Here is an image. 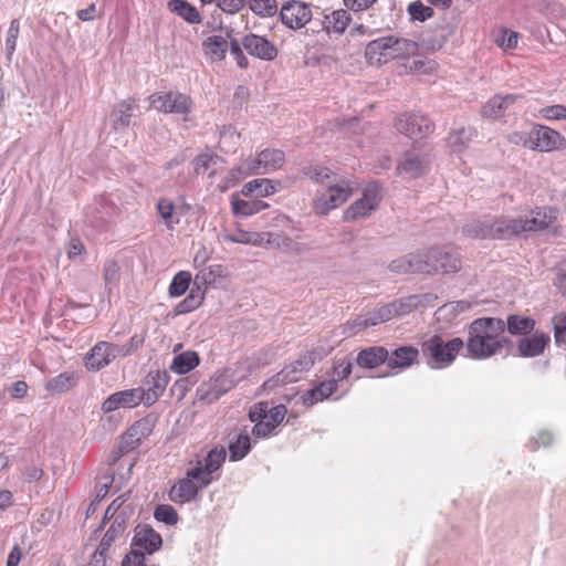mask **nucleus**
Listing matches in <instances>:
<instances>
[{"label":"nucleus","instance_id":"obj_1","mask_svg":"<svg viewBox=\"0 0 566 566\" xmlns=\"http://www.w3.org/2000/svg\"><path fill=\"white\" fill-rule=\"evenodd\" d=\"M460 269L458 254L446 247H432L400 256L389 264V270L398 274L452 273Z\"/></svg>","mask_w":566,"mask_h":566},{"label":"nucleus","instance_id":"obj_2","mask_svg":"<svg viewBox=\"0 0 566 566\" xmlns=\"http://www.w3.org/2000/svg\"><path fill=\"white\" fill-rule=\"evenodd\" d=\"M504 332L505 323L501 318H476L469 325L465 348L475 359L490 358L510 343Z\"/></svg>","mask_w":566,"mask_h":566},{"label":"nucleus","instance_id":"obj_3","mask_svg":"<svg viewBox=\"0 0 566 566\" xmlns=\"http://www.w3.org/2000/svg\"><path fill=\"white\" fill-rule=\"evenodd\" d=\"M557 219V210L551 207H536L518 216H496L495 232L497 240H510L528 232H538L549 228Z\"/></svg>","mask_w":566,"mask_h":566},{"label":"nucleus","instance_id":"obj_4","mask_svg":"<svg viewBox=\"0 0 566 566\" xmlns=\"http://www.w3.org/2000/svg\"><path fill=\"white\" fill-rule=\"evenodd\" d=\"M463 346L464 343L459 337L444 340L441 336L434 335L422 344V353L428 358L430 367L441 369L455 359Z\"/></svg>","mask_w":566,"mask_h":566},{"label":"nucleus","instance_id":"obj_5","mask_svg":"<svg viewBox=\"0 0 566 566\" xmlns=\"http://www.w3.org/2000/svg\"><path fill=\"white\" fill-rule=\"evenodd\" d=\"M510 140L521 142L525 147L539 151H552L566 145V139L557 130L542 125L534 126L528 134L514 133Z\"/></svg>","mask_w":566,"mask_h":566},{"label":"nucleus","instance_id":"obj_6","mask_svg":"<svg viewBox=\"0 0 566 566\" xmlns=\"http://www.w3.org/2000/svg\"><path fill=\"white\" fill-rule=\"evenodd\" d=\"M353 193L349 180L339 178L327 187L317 190L313 201V210L316 214L326 216L329 211L343 205Z\"/></svg>","mask_w":566,"mask_h":566},{"label":"nucleus","instance_id":"obj_7","mask_svg":"<svg viewBox=\"0 0 566 566\" xmlns=\"http://www.w3.org/2000/svg\"><path fill=\"white\" fill-rule=\"evenodd\" d=\"M381 201L380 187L373 182L365 187L360 198L355 200L344 212V221L354 222L369 217Z\"/></svg>","mask_w":566,"mask_h":566},{"label":"nucleus","instance_id":"obj_8","mask_svg":"<svg viewBox=\"0 0 566 566\" xmlns=\"http://www.w3.org/2000/svg\"><path fill=\"white\" fill-rule=\"evenodd\" d=\"M150 107L166 114L187 115L191 112L192 102L180 92H157L149 96Z\"/></svg>","mask_w":566,"mask_h":566},{"label":"nucleus","instance_id":"obj_9","mask_svg":"<svg viewBox=\"0 0 566 566\" xmlns=\"http://www.w3.org/2000/svg\"><path fill=\"white\" fill-rule=\"evenodd\" d=\"M198 469L190 468L187 470L185 478L172 485L169 491V499L179 504L192 501L199 491L206 489L202 476Z\"/></svg>","mask_w":566,"mask_h":566},{"label":"nucleus","instance_id":"obj_10","mask_svg":"<svg viewBox=\"0 0 566 566\" xmlns=\"http://www.w3.org/2000/svg\"><path fill=\"white\" fill-rule=\"evenodd\" d=\"M285 160L284 153L279 149H264L256 158L243 163L239 171L250 175H263L280 169Z\"/></svg>","mask_w":566,"mask_h":566},{"label":"nucleus","instance_id":"obj_11","mask_svg":"<svg viewBox=\"0 0 566 566\" xmlns=\"http://www.w3.org/2000/svg\"><path fill=\"white\" fill-rule=\"evenodd\" d=\"M396 128L413 140L428 137L434 129L430 118L420 113L402 114L396 120Z\"/></svg>","mask_w":566,"mask_h":566},{"label":"nucleus","instance_id":"obj_12","mask_svg":"<svg viewBox=\"0 0 566 566\" xmlns=\"http://www.w3.org/2000/svg\"><path fill=\"white\" fill-rule=\"evenodd\" d=\"M429 154L412 148L403 154L397 166V172L403 179H416L421 177L429 168Z\"/></svg>","mask_w":566,"mask_h":566},{"label":"nucleus","instance_id":"obj_13","mask_svg":"<svg viewBox=\"0 0 566 566\" xmlns=\"http://www.w3.org/2000/svg\"><path fill=\"white\" fill-rule=\"evenodd\" d=\"M311 7L298 0L284 3L280 10L282 23L291 30H300L312 20Z\"/></svg>","mask_w":566,"mask_h":566},{"label":"nucleus","instance_id":"obj_14","mask_svg":"<svg viewBox=\"0 0 566 566\" xmlns=\"http://www.w3.org/2000/svg\"><path fill=\"white\" fill-rule=\"evenodd\" d=\"M314 365V354L312 352L303 353L298 358L286 365L270 381L273 385L292 384L301 379L304 373L308 371Z\"/></svg>","mask_w":566,"mask_h":566},{"label":"nucleus","instance_id":"obj_15","mask_svg":"<svg viewBox=\"0 0 566 566\" xmlns=\"http://www.w3.org/2000/svg\"><path fill=\"white\" fill-rule=\"evenodd\" d=\"M232 388L231 380H228L223 371L219 370L197 388V397L199 401L212 403Z\"/></svg>","mask_w":566,"mask_h":566},{"label":"nucleus","instance_id":"obj_16","mask_svg":"<svg viewBox=\"0 0 566 566\" xmlns=\"http://www.w3.org/2000/svg\"><path fill=\"white\" fill-rule=\"evenodd\" d=\"M144 394L142 389L132 388L116 391L108 396L102 403L104 413L113 412L119 408L132 409L143 403Z\"/></svg>","mask_w":566,"mask_h":566},{"label":"nucleus","instance_id":"obj_17","mask_svg":"<svg viewBox=\"0 0 566 566\" xmlns=\"http://www.w3.org/2000/svg\"><path fill=\"white\" fill-rule=\"evenodd\" d=\"M168 382L169 375L167 371L150 370L147 374L143 386L137 387V389H142L144 394L143 403L145 406L154 405L164 394Z\"/></svg>","mask_w":566,"mask_h":566},{"label":"nucleus","instance_id":"obj_18","mask_svg":"<svg viewBox=\"0 0 566 566\" xmlns=\"http://www.w3.org/2000/svg\"><path fill=\"white\" fill-rule=\"evenodd\" d=\"M523 96L516 94L494 95L481 109L483 117L497 119L510 111H514L515 104H521Z\"/></svg>","mask_w":566,"mask_h":566},{"label":"nucleus","instance_id":"obj_19","mask_svg":"<svg viewBox=\"0 0 566 566\" xmlns=\"http://www.w3.org/2000/svg\"><path fill=\"white\" fill-rule=\"evenodd\" d=\"M495 227L496 216L489 214L464 224L462 233L470 239L497 240Z\"/></svg>","mask_w":566,"mask_h":566},{"label":"nucleus","instance_id":"obj_20","mask_svg":"<svg viewBox=\"0 0 566 566\" xmlns=\"http://www.w3.org/2000/svg\"><path fill=\"white\" fill-rule=\"evenodd\" d=\"M227 457L223 447H214L211 449L203 460H197L193 469H198L202 476L203 485H209L213 480L216 473L223 464Z\"/></svg>","mask_w":566,"mask_h":566},{"label":"nucleus","instance_id":"obj_21","mask_svg":"<svg viewBox=\"0 0 566 566\" xmlns=\"http://www.w3.org/2000/svg\"><path fill=\"white\" fill-rule=\"evenodd\" d=\"M242 46L252 56L272 61L277 56L276 46L264 36L250 33L242 39Z\"/></svg>","mask_w":566,"mask_h":566},{"label":"nucleus","instance_id":"obj_22","mask_svg":"<svg viewBox=\"0 0 566 566\" xmlns=\"http://www.w3.org/2000/svg\"><path fill=\"white\" fill-rule=\"evenodd\" d=\"M161 536L148 526H137L132 541V546L142 549L144 554H153L160 548Z\"/></svg>","mask_w":566,"mask_h":566},{"label":"nucleus","instance_id":"obj_23","mask_svg":"<svg viewBox=\"0 0 566 566\" xmlns=\"http://www.w3.org/2000/svg\"><path fill=\"white\" fill-rule=\"evenodd\" d=\"M365 56L370 64H382L392 60L389 36H382L370 41L365 50Z\"/></svg>","mask_w":566,"mask_h":566},{"label":"nucleus","instance_id":"obj_24","mask_svg":"<svg viewBox=\"0 0 566 566\" xmlns=\"http://www.w3.org/2000/svg\"><path fill=\"white\" fill-rule=\"evenodd\" d=\"M551 338L544 333L524 336L517 342V350L522 357H536L543 354Z\"/></svg>","mask_w":566,"mask_h":566},{"label":"nucleus","instance_id":"obj_25","mask_svg":"<svg viewBox=\"0 0 566 566\" xmlns=\"http://www.w3.org/2000/svg\"><path fill=\"white\" fill-rule=\"evenodd\" d=\"M350 21V14L344 9H338L324 14L322 28L329 35H342Z\"/></svg>","mask_w":566,"mask_h":566},{"label":"nucleus","instance_id":"obj_26","mask_svg":"<svg viewBox=\"0 0 566 566\" xmlns=\"http://www.w3.org/2000/svg\"><path fill=\"white\" fill-rule=\"evenodd\" d=\"M419 350L413 346H401L392 353H388L387 366L405 369L410 367L418 358Z\"/></svg>","mask_w":566,"mask_h":566},{"label":"nucleus","instance_id":"obj_27","mask_svg":"<svg viewBox=\"0 0 566 566\" xmlns=\"http://www.w3.org/2000/svg\"><path fill=\"white\" fill-rule=\"evenodd\" d=\"M136 108L133 99L119 102L111 113V120L114 129L122 130L130 125V120Z\"/></svg>","mask_w":566,"mask_h":566},{"label":"nucleus","instance_id":"obj_28","mask_svg":"<svg viewBox=\"0 0 566 566\" xmlns=\"http://www.w3.org/2000/svg\"><path fill=\"white\" fill-rule=\"evenodd\" d=\"M388 350L382 346H373L358 353L356 363L364 368H375L382 363L387 364Z\"/></svg>","mask_w":566,"mask_h":566},{"label":"nucleus","instance_id":"obj_29","mask_svg":"<svg viewBox=\"0 0 566 566\" xmlns=\"http://www.w3.org/2000/svg\"><path fill=\"white\" fill-rule=\"evenodd\" d=\"M167 8L189 24H200L202 22L198 9L186 0H169Z\"/></svg>","mask_w":566,"mask_h":566},{"label":"nucleus","instance_id":"obj_30","mask_svg":"<svg viewBox=\"0 0 566 566\" xmlns=\"http://www.w3.org/2000/svg\"><path fill=\"white\" fill-rule=\"evenodd\" d=\"M108 343L98 342L94 347L85 355L84 363L88 370L97 371L107 366L111 360L108 358Z\"/></svg>","mask_w":566,"mask_h":566},{"label":"nucleus","instance_id":"obj_31","mask_svg":"<svg viewBox=\"0 0 566 566\" xmlns=\"http://www.w3.org/2000/svg\"><path fill=\"white\" fill-rule=\"evenodd\" d=\"M193 171L197 175L207 174L209 177H213L221 169V159L219 156L213 154H200L192 160Z\"/></svg>","mask_w":566,"mask_h":566},{"label":"nucleus","instance_id":"obj_32","mask_svg":"<svg viewBox=\"0 0 566 566\" xmlns=\"http://www.w3.org/2000/svg\"><path fill=\"white\" fill-rule=\"evenodd\" d=\"M229 45L228 40L222 35H211L202 42L205 53L212 61H222L226 57Z\"/></svg>","mask_w":566,"mask_h":566},{"label":"nucleus","instance_id":"obj_33","mask_svg":"<svg viewBox=\"0 0 566 566\" xmlns=\"http://www.w3.org/2000/svg\"><path fill=\"white\" fill-rule=\"evenodd\" d=\"M200 363L198 354L187 350L176 355L170 364V370L178 375H185L195 369Z\"/></svg>","mask_w":566,"mask_h":566},{"label":"nucleus","instance_id":"obj_34","mask_svg":"<svg viewBox=\"0 0 566 566\" xmlns=\"http://www.w3.org/2000/svg\"><path fill=\"white\" fill-rule=\"evenodd\" d=\"M77 382V374L64 371L51 378L45 384V389L51 394H63L71 390Z\"/></svg>","mask_w":566,"mask_h":566},{"label":"nucleus","instance_id":"obj_35","mask_svg":"<svg viewBox=\"0 0 566 566\" xmlns=\"http://www.w3.org/2000/svg\"><path fill=\"white\" fill-rule=\"evenodd\" d=\"M277 184H274L272 180L266 178L254 179L247 182L241 190V193L245 197L256 196V197H268L273 195L277 189Z\"/></svg>","mask_w":566,"mask_h":566},{"label":"nucleus","instance_id":"obj_36","mask_svg":"<svg viewBox=\"0 0 566 566\" xmlns=\"http://www.w3.org/2000/svg\"><path fill=\"white\" fill-rule=\"evenodd\" d=\"M223 241L233 242V243H242V244H251V245H261L264 242V234L259 232H250L244 230H235L234 232L226 231L222 233Z\"/></svg>","mask_w":566,"mask_h":566},{"label":"nucleus","instance_id":"obj_37","mask_svg":"<svg viewBox=\"0 0 566 566\" xmlns=\"http://www.w3.org/2000/svg\"><path fill=\"white\" fill-rule=\"evenodd\" d=\"M473 137V130L471 128H457L453 129L448 138L447 144L454 153L463 151Z\"/></svg>","mask_w":566,"mask_h":566},{"label":"nucleus","instance_id":"obj_38","mask_svg":"<svg viewBox=\"0 0 566 566\" xmlns=\"http://www.w3.org/2000/svg\"><path fill=\"white\" fill-rule=\"evenodd\" d=\"M266 244L285 253H300L302 251L301 244L290 237L279 233H266Z\"/></svg>","mask_w":566,"mask_h":566},{"label":"nucleus","instance_id":"obj_39","mask_svg":"<svg viewBox=\"0 0 566 566\" xmlns=\"http://www.w3.org/2000/svg\"><path fill=\"white\" fill-rule=\"evenodd\" d=\"M232 205V211L235 214H242V216H252L255 214L266 208H269V205L262 200H242L238 198H233L231 201Z\"/></svg>","mask_w":566,"mask_h":566},{"label":"nucleus","instance_id":"obj_40","mask_svg":"<svg viewBox=\"0 0 566 566\" xmlns=\"http://www.w3.org/2000/svg\"><path fill=\"white\" fill-rule=\"evenodd\" d=\"M157 211L168 230H174L180 222L175 214V205L170 199L160 198L157 202Z\"/></svg>","mask_w":566,"mask_h":566},{"label":"nucleus","instance_id":"obj_41","mask_svg":"<svg viewBox=\"0 0 566 566\" xmlns=\"http://www.w3.org/2000/svg\"><path fill=\"white\" fill-rule=\"evenodd\" d=\"M203 298L205 291H197V289L192 286L188 296L177 304L175 313L181 315L192 312L202 304Z\"/></svg>","mask_w":566,"mask_h":566},{"label":"nucleus","instance_id":"obj_42","mask_svg":"<svg viewBox=\"0 0 566 566\" xmlns=\"http://www.w3.org/2000/svg\"><path fill=\"white\" fill-rule=\"evenodd\" d=\"M390 38L391 56L394 59H406L417 51L416 42L402 38Z\"/></svg>","mask_w":566,"mask_h":566},{"label":"nucleus","instance_id":"obj_43","mask_svg":"<svg viewBox=\"0 0 566 566\" xmlns=\"http://www.w3.org/2000/svg\"><path fill=\"white\" fill-rule=\"evenodd\" d=\"M534 326V319L518 315H510L507 317V322L505 325V327H507L509 333L512 335H522L531 333Z\"/></svg>","mask_w":566,"mask_h":566},{"label":"nucleus","instance_id":"obj_44","mask_svg":"<svg viewBox=\"0 0 566 566\" xmlns=\"http://www.w3.org/2000/svg\"><path fill=\"white\" fill-rule=\"evenodd\" d=\"M304 174L315 182L322 185V188L327 187L328 184H333L340 178L329 168L322 166L310 167L304 170Z\"/></svg>","mask_w":566,"mask_h":566},{"label":"nucleus","instance_id":"obj_45","mask_svg":"<svg viewBox=\"0 0 566 566\" xmlns=\"http://www.w3.org/2000/svg\"><path fill=\"white\" fill-rule=\"evenodd\" d=\"M395 311L388 306V304L381 305L374 310L366 312L364 315L368 327L376 326L394 318L392 313Z\"/></svg>","mask_w":566,"mask_h":566},{"label":"nucleus","instance_id":"obj_46","mask_svg":"<svg viewBox=\"0 0 566 566\" xmlns=\"http://www.w3.org/2000/svg\"><path fill=\"white\" fill-rule=\"evenodd\" d=\"M223 374L231 380L232 387H235L240 381L244 380L250 374V366L248 361H237L232 366L222 369Z\"/></svg>","mask_w":566,"mask_h":566},{"label":"nucleus","instance_id":"obj_47","mask_svg":"<svg viewBox=\"0 0 566 566\" xmlns=\"http://www.w3.org/2000/svg\"><path fill=\"white\" fill-rule=\"evenodd\" d=\"M250 449V437L248 434H239L234 441L230 442V461L243 459L249 453Z\"/></svg>","mask_w":566,"mask_h":566},{"label":"nucleus","instance_id":"obj_48","mask_svg":"<svg viewBox=\"0 0 566 566\" xmlns=\"http://www.w3.org/2000/svg\"><path fill=\"white\" fill-rule=\"evenodd\" d=\"M191 274L187 271H180L178 272L170 285H169V295L171 297H178L185 294V292L189 289V285L191 283Z\"/></svg>","mask_w":566,"mask_h":566},{"label":"nucleus","instance_id":"obj_49","mask_svg":"<svg viewBox=\"0 0 566 566\" xmlns=\"http://www.w3.org/2000/svg\"><path fill=\"white\" fill-rule=\"evenodd\" d=\"M419 305V297L417 295H411L408 297L400 298L392 303H388V306L391 307L395 312L392 316H401L410 313Z\"/></svg>","mask_w":566,"mask_h":566},{"label":"nucleus","instance_id":"obj_50","mask_svg":"<svg viewBox=\"0 0 566 566\" xmlns=\"http://www.w3.org/2000/svg\"><path fill=\"white\" fill-rule=\"evenodd\" d=\"M20 34V22L18 19H13L9 25L6 35V54L7 60L11 61L17 48V40Z\"/></svg>","mask_w":566,"mask_h":566},{"label":"nucleus","instance_id":"obj_51","mask_svg":"<svg viewBox=\"0 0 566 566\" xmlns=\"http://www.w3.org/2000/svg\"><path fill=\"white\" fill-rule=\"evenodd\" d=\"M249 8L259 17H272L277 10L275 0H249Z\"/></svg>","mask_w":566,"mask_h":566},{"label":"nucleus","instance_id":"obj_52","mask_svg":"<svg viewBox=\"0 0 566 566\" xmlns=\"http://www.w3.org/2000/svg\"><path fill=\"white\" fill-rule=\"evenodd\" d=\"M154 516L166 525H175L178 522L177 511L168 504H160L155 509Z\"/></svg>","mask_w":566,"mask_h":566},{"label":"nucleus","instance_id":"obj_53","mask_svg":"<svg viewBox=\"0 0 566 566\" xmlns=\"http://www.w3.org/2000/svg\"><path fill=\"white\" fill-rule=\"evenodd\" d=\"M408 13L412 20L426 21L433 15L431 7L424 6L421 1H413L408 6Z\"/></svg>","mask_w":566,"mask_h":566},{"label":"nucleus","instance_id":"obj_54","mask_svg":"<svg viewBox=\"0 0 566 566\" xmlns=\"http://www.w3.org/2000/svg\"><path fill=\"white\" fill-rule=\"evenodd\" d=\"M368 328L364 315H359L354 319L347 321L340 326L342 335L345 337L353 336L363 329Z\"/></svg>","mask_w":566,"mask_h":566},{"label":"nucleus","instance_id":"obj_55","mask_svg":"<svg viewBox=\"0 0 566 566\" xmlns=\"http://www.w3.org/2000/svg\"><path fill=\"white\" fill-rule=\"evenodd\" d=\"M127 522H128V520H126L125 513L122 512L115 518V521L112 522L111 526L108 527V530L106 531V533L104 535L109 536L115 542L118 537H120L125 533V531L127 528Z\"/></svg>","mask_w":566,"mask_h":566},{"label":"nucleus","instance_id":"obj_56","mask_svg":"<svg viewBox=\"0 0 566 566\" xmlns=\"http://www.w3.org/2000/svg\"><path fill=\"white\" fill-rule=\"evenodd\" d=\"M248 0H216L214 4L219 10L229 15L239 13Z\"/></svg>","mask_w":566,"mask_h":566},{"label":"nucleus","instance_id":"obj_57","mask_svg":"<svg viewBox=\"0 0 566 566\" xmlns=\"http://www.w3.org/2000/svg\"><path fill=\"white\" fill-rule=\"evenodd\" d=\"M518 41V33L511 30H502L496 36V44L503 50H511L516 48Z\"/></svg>","mask_w":566,"mask_h":566},{"label":"nucleus","instance_id":"obj_58","mask_svg":"<svg viewBox=\"0 0 566 566\" xmlns=\"http://www.w3.org/2000/svg\"><path fill=\"white\" fill-rule=\"evenodd\" d=\"M539 114L547 120L566 119V106L562 104L546 106L539 111Z\"/></svg>","mask_w":566,"mask_h":566},{"label":"nucleus","instance_id":"obj_59","mask_svg":"<svg viewBox=\"0 0 566 566\" xmlns=\"http://www.w3.org/2000/svg\"><path fill=\"white\" fill-rule=\"evenodd\" d=\"M216 280L214 273L210 269L200 270L193 281L192 286L197 289V291H202V287H207L209 284H212Z\"/></svg>","mask_w":566,"mask_h":566},{"label":"nucleus","instance_id":"obj_60","mask_svg":"<svg viewBox=\"0 0 566 566\" xmlns=\"http://www.w3.org/2000/svg\"><path fill=\"white\" fill-rule=\"evenodd\" d=\"M353 369V363L350 359L343 358L335 363L334 371H333V378L336 379L337 382L339 380L346 379L350 374Z\"/></svg>","mask_w":566,"mask_h":566},{"label":"nucleus","instance_id":"obj_61","mask_svg":"<svg viewBox=\"0 0 566 566\" xmlns=\"http://www.w3.org/2000/svg\"><path fill=\"white\" fill-rule=\"evenodd\" d=\"M554 336L557 344H566V314H558L553 319Z\"/></svg>","mask_w":566,"mask_h":566},{"label":"nucleus","instance_id":"obj_62","mask_svg":"<svg viewBox=\"0 0 566 566\" xmlns=\"http://www.w3.org/2000/svg\"><path fill=\"white\" fill-rule=\"evenodd\" d=\"M285 415L286 407L284 405H277L264 413V419L269 420L270 423L276 428L283 421Z\"/></svg>","mask_w":566,"mask_h":566},{"label":"nucleus","instance_id":"obj_63","mask_svg":"<svg viewBox=\"0 0 566 566\" xmlns=\"http://www.w3.org/2000/svg\"><path fill=\"white\" fill-rule=\"evenodd\" d=\"M122 566H145L144 552L132 546L130 552L123 559Z\"/></svg>","mask_w":566,"mask_h":566},{"label":"nucleus","instance_id":"obj_64","mask_svg":"<svg viewBox=\"0 0 566 566\" xmlns=\"http://www.w3.org/2000/svg\"><path fill=\"white\" fill-rule=\"evenodd\" d=\"M241 45H242V43L240 44L237 40H232L230 42L229 49H230L231 55L237 61L238 66L241 69H247L249 65V61L245 57V55L243 54Z\"/></svg>","mask_w":566,"mask_h":566}]
</instances>
